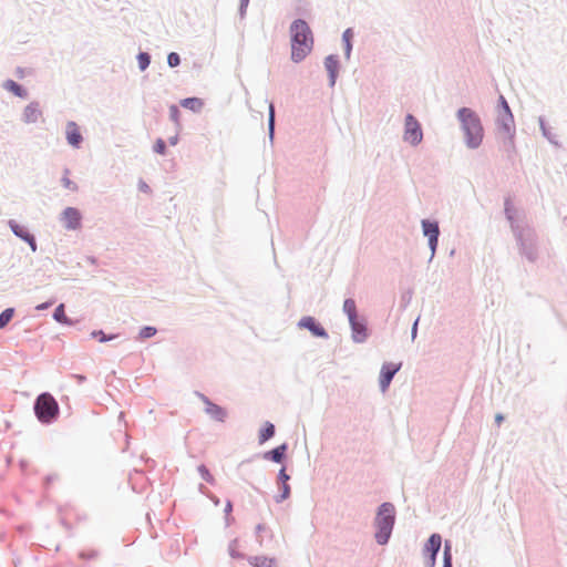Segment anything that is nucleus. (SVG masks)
Returning <instances> with one entry per match:
<instances>
[{
  "instance_id": "obj_1",
  "label": "nucleus",
  "mask_w": 567,
  "mask_h": 567,
  "mask_svg": "<svg viewBox=\"0 0 567 567\" xmlns=\"http://www.w3.org/2000/svg\"><path fill=\"white\" fill-rule=\"evenodd\" d=\"M291 59L295 62L302 61L312 50L313 38L306 21L296 20L290 25Z\"/></svg>"
},
{
  "instance_id": "obj_45",
  "label": "nucleus",
  "mask_w": 567,
  "mask_h": 567,
  "mask_svg": "<svg viewBox=\"0 0 567 567\" xmlns=\"http://www.w3.org/2000/svg\"><path fill=\"white\" fill-rule=\"evenodd\" d=\"M416 324H417V322H415V323H414V326H413V334H414V333H415V331H416Z\"/></svg>"
},
{
  "instance_id": "obj_31",
  "label": "nucleus",
  "mask_w": 567,
  "mask_h": 567,
  "mask_svg": "<svg viewBox=\"0 0 567 567\" xmlns=\"http://www.w3.org/2000/svg\"><path fill=\"white\" fill-rule=\"evenodd\" d=\"M62 184H63V186L65 188H68L70 190H76L78 189L76 184L69 178L68 173L63 176Z\"/></svg>"
},
{
  "instance_id": "obj_14",
  "label": "nucleus",
  "mask_w": 567,
  "mask_h": 567,
  "mask_svg": "<svg viewBox=\"0 0 567 567\" xmlns=\"http://www.w3.org/2000/svg\"><path fill=\"white\" fill-rule=\"evenodd\" d=\"M68 143L73 147H79L82 142V134L74 122H69L65 128Z\"/></svg>"
},
{
  "instance_id": "obj_9",
  "label": "nucleus",
  "mask_w": 567,
  "mask_h": 567,
  "mask_svg": "<svg viewBox=\"0 0 567 567\" xmlns=\"http://www.w3.org/2000/svg\"><path fill=\"white\" fill-rule=\"evenodd\" d=\"M400 364L386 363L383 364L380 372V388L382 392H385L389 388L394 374L399 371Z\"/></svg>"
},
{
  "instance_id": "obj_40",
  "label": "nucleus",
  "mask_w": 567,
  "mask_h": 567,
  "mask_svg": "<svg viewBox=\"0 0 567 567\" xmlns=\"http://www.w3.org/2000/svg\"><path fill=\"white\" fill-rule=\"evenodd\" d=\"M269 130H270V133H272V131H274V107H272V105H270Z\"/></svg>"
},
{
  "instance_id": "obj_4",
  "label": "nucleus",
  "mask_w": 567,
  "mask_h": 567,
  "mask_svg": "<svg viewBox=\"0 0 567 567\" xmlns=\"http://www.w3.org/2000/svg\"><path fill=\"white\" fill-rule=\"evenodd\" d=\"M34 411L41 422L48 423L56 416L59 406L51 394L43 393L37 399Z\"/></svg>"
},
{
  "instance_id": "obj_39",
  "label": "nucleus",
  "mask_w": 567,
  "mask_h": 567,
  "mask_svg": "<svg viewBox=\"0 0 567 567\" xmlns=\"http://www.w3.org/2000/svg\"><path fill=\"white\" fill-rule=\"evenodd\" d=\"M279 480L284 483H287L289 480V475L286 473L285 468H281L279 472Z\"/></svg>"
},
{
  "instance_id": "obj_17",
  "label": "nucleus",
  "mask_w": 567,
  "mask_h": 567,
  "mask_svg": "<svg viewBox=\"0 0 567 567\" xmlns=\"http://www.w3.org/2000/svg\"><path fill=\"white\" fill-rule=\"evenodd\" d=\"M324 66H326L327 71L329 72L331 85H333L336 82L337 73H338V66H339L338 59L333 55L327 56L326 61H324Z\"/></svg>"
},
{
  "instance_id": "obj_38",
  "label": "nucleus",
  "mask_w": 567,
  "mask_h": 567,
  "mask_svg": "<svg viewBox=\"0 0 567 567\" xmlns=\"http://www.w3.org/2000/svg\"><path fill=\"white\" fill-rule=\"evenodd\" d=\"M92 336H93L94 338H99V340H100L101 342H104V341H106V340H111V339H112V337L106 338V337H105V334L103 333V331H94V332H92Z\"/></svg>"
},
{
  "instance_id": "obj_44",
  "label": "nucleus",
  "mask_w": 567,
  "mask_h": 567,
  "mask_svg": "<svg viewBox=\"0 0 567 567\" xmlns=\"http://www.w3.org/2000/svg\"><path fill=\"white\" fill-rule=\"evenodd\" d=\"M502 421H503V415L497 414V415H496V422H497L498 424H501V422H502Z\"/></svg>"
},
{
  "instance_id": "obj_20",
  "label": "nucleus",
  "mask_w": 567,
  "mask_h": 567,
  "mask_svg": "<svg viewBox=\"0 0 567 567\" xmlns=\"http://www.w3.org/2000/svg\"><path fill=\"white\" fill-rule=\"evenodd\" d=\"M182 106L188 109V110H192L194 112H198L202 110L204 103L198 97H187V99H184L182 102H181Z\"/></svg>"
},
{
  "instance_id": "obj_7",
  "label": "nucleus",
  "mask_w": 567,
  "mask_h": 567,
  "mask_svg": "<svg viewBox=\"0 0 567 567\" xmlns=\"http://www.w3.org/2000/svg\"><path fill=\"white\" fill-rule=\"evenodd\" d=\"M422 227L424 236L429 237V245L433 255L435 252L440 235L439 225L434 221L422 220Z\"/></svg>"
},
{
  "instance_id": "obj_43",
  "label": "nucleus",
  "mask_w": 567,
  "mask_h": 567,
  "mask_svg": "<svg viewBox=\"0 0 567 567\" xmlns=\"http://www.w3.org/2000/svg\"><path fill=\"white\" fill-rule=\"evenodd\" d=\"M140 188H141L143 192H147V190H148V186H147L144 182H142V183L140 184Z\"/></svg>"
},
{
  "instance_id": "obj_2",
  "label": "nucleus",
  "mask_w": 567,
  "mask_h": 567,
  "mask_svg": "<svg viewBox=\"0 0 567 567\" xmlns=\"http://www.w3.org/2000/svg\"><path fill=\"white\" fill-rule=\"evenodd\" d=\"M457 116L462 123V128L466 136L467 146L471 148L478 147L483 141L484 135L480 117L475 114V112L467 107L458 110Z\"/></svg>"
},
{
  "instance_id": "obj_42",
  "label": "nucleus",
  "mask_w": 567,
  "mask_h": 567,
  "mask_svg": "<svg viewBox=\"0 0 567 567\" xmlns=\"http://www.w3.org/2000/svg\"><path fill=\"white\" fill-rule=\"evenodd\" d=\"M53 302H44V303H41L39 306H37V309L38 310H43V309H47L49 308Z\"/></svg>"
},
{
  "instance_id": "obj_32",
  "label": "nucleus",
  "mask_w": 567,
  "mask_h": 567,
  "mask_svg": "<svg viewBox=\"0 0 567 567\" xmlns=\"http://www.w3.org/2000/svg\"><path fill=\"white\" fill-rule=\"evenodd\" d=\"M443 567H452V557L450 554V546L446 544L444 548V566Z\"/></svg>"
},
{
  "instance_id": "obj_10",
  "label": "nucleus",
  "mask_w": 567,
  "mask_h": 567,
  "mask_svg": "<svg viewBox=\"0 0 567 567\" xmlns=\"http://www.w3.org/2000/svg\"><path fill=\"white\" fill-rule=\"evenodd\" d=\"M200 399L205 404V412L214 420L224 422L227 413L224 408L213 403L209 399L203 394H200Z\"/></svg>"
},
{
  "instance_id": "obj_22",
  "label": "nucleus",
  "mask_w": 567,
  "mask_h": 567,
  "mask_svg": "<svg viewBox=\"0 0 567 567\" xmlns=\"http://www.w3.org/2000/svg\"><path fill=\"white\" fill-rule=\"evenodd\" d=\"M4 89L12 92L17 96L23 97L25 96V91L14 81L8 80L4 82Z\"/></svg>"
},
{
  "instance_id": "obj_30",
  "label": "nucleus",
  "mask_w": 567,
  "mask_h": 567,
  "mask_svg": "<svg viewBox=\"0 0 567 567\" xmlns=\"http://www.w3.org/2000/svg\"><path fill=\"white\" fill-rule=\"evenodd\" d=\"M167 62H168V65L172 68L177 66L181 63L179 55L175 52L169 53L167 56Z\"/></svg>"
},
{
  "instance_id": "obj_26",
  "label": "nucleus",
  "mask_w": 567,
  "mask_h": 567,
  "mask_svg": "<svg viewBox=\"0 0 567 567\" xmlns=\"http://www.w3.org/2000/svg\"><path fill=\"white\" fill-rule=\"evenodd\" d=\"M53 317L58 322H61V323L69 322L68 318L65 316V312H64V305H62V303L56 307V309L54 310Z\"/></svg>"
},
{
  "instance_id": "obj_6",
  "label": "nucleus",
  "mask_w": 567,
  "mask_h": 567,
  "mask_svg": "<svg viewBox=\"0 0 567 567\" xmlns=\"http://www.w3.org/2000/svg\"><path fill=\"white\" fill-rule=\"evenodd\" d=\"M498 124L503 133L508 138L509 146L514 148V116L512 112L499 114Z\"/></svg>"
},
{
  "instance_id": "obj_12",
  "label": "nucleus",
  "mask_w": 567,
  "mask_h": 567,
  "mask_svg": "<svg viewBox=\"0 0 567 567\" xmlns=\"http://www.w3.org/2000/svg\"><path fill=\"white\" fill-rule=\"evenodd\" d=\"M298 326L302 329H308L313 336L320 338H327L328 333L323 327H321L313 317H303Z\"/></svg>"
},
{
  "instance_id": "obj_23",
  "label": "nucleus",
  "mask_w": 567,
  "mask_h": 567,
  "mask_svg": "<svg viewBox=\"0 0 567 567\" xmlns=\"http://www.w3.org/2000/svg\"><path fill=\"white\" fill-rule=\"evenodd\" d=\"M275 434V426L272 423H269L267 422L265 424V429L261 430L260 432V435H259V442L260 444L265 443L267 440H269L270 437H272Z\"/></svg>"
},
{
  "instance_id": "obj_3",
  "label": "nucleus",
  "mask_w": 567,
  "mask_h": 567,
  "mask_svg": "<svg viewBox=\"0 0 567 567\" xmlns=\"http://www.w3.org/2000/svg\"><path fill=\"white\" fill-rule=\"evenodd\" d=\"M394 506L391 503H383L375 518V539L380 545L388 543L394 525Z\"/></svg>"
},
{
  "instance_id": "obj_24",
  "label": "nucleus",
  "mask_w": 567,
  "mask_h": 567,
  "mask_svg": "<svg viewBox=\"0 0 567 567\" xmlns=\"http://www.w3.org/2000/svg\"><path fill=\"white\" fill-rule=\"evenodd\" d=\"M256 533H257V540H258L259 545H262L265 536H268V537L272 536L270 529L264 524L257 525Z\"/></svg>"
},
{
  "instance_id": "obj_35",
  "label": "nucleus",
  "mask_w": 567,
  "mask_h": 567,
  "mask_svg": "<svg viewBox=\"0 0 567 567\" xmlns=\"http://www.w3.org/2000/svg\"><path fill=\"white\" fill-rule=\"evenodd\" d=\"M351 37H352V33H351V30L348 29L344 31L343 33V40L346 42V47H347V53L349 54L350 53V50H351Z\"/></svg>"
},
{
  "instance_id": "obj_11",
  "label": "nucleus",
  "mask_w": 567,
  "mask_h": 567,
  "mask_svg": "<svg viewBox=\"0 0 567 567\" xmlns=\"http://www.w3.org/2000/svg\"><path fill=\"white\" fill-rule=\"evenodd\" d=\"M9 226L16 236L29 244L32 251L37 250L35 239L25 227L17 224L14 220H10Z\"/></svg>"
},
{
  "instance_id": "obj_27",
  "label": "nucleus",
  "mask_w": 567,
  "mask_h": 567,
  "mask_svg": "<svg viewBox=\"0 0 567 567\" xmlns=\"http://www.w3.org/2000/svg\"><path fill=\"white\" fill-rule=\"evenodd\" d=\"M198 473L200 474L202 478L207 483H214V477L205 465L198 466Z\"/></svg>"
},
{
  "instance_id": "obj_16",
  "label": "nucleus",
  "mask_w": 567,
  "mask_h": 567,
  "mask_svg": "<svg viewBox=\"0 0 567 567\" xmlns=\"http://www.w3.org/2000/svg\"><path fill=\"white\" fill-rule=\"evenodd\" d=\"M349 321H350V324L352 328L354 341L363 342L368 336L365 324L363 322L359 321L358 317L354 318V320H349Z\"/></svg>"
},
{
  "instance_id": "obj_19",
  "label": "nucleus",
  "mask_w": 567,
  "mask_h": 567,
  "mask_svg": "<svg viewBox=\"0 0 567 567\" xmlns=\"http://www.w3.org/2000/svg\"><path fill=\"white\" fill-rule=\"evenodd\" d=\"M287 450L286 444H281L280 446L269 451L265 454V458H270L276 463H280L284 458L285 452Z\"/></svg>"
},
{
  "instance_id": "obj_29",
  "label": "nucleus",
  "mask_w": 567,
  "mask_h": 567,
  "mask_svg": "<svg viewBox=\"0 0 567 567\" xmlns=\"http://www.w3.org/2000/svg\"><path fill=\"white\" fill-rule=\"evenodd\" d=\"M138 65L141 70H145L150 65V55L147 53H140L137 56Z\"/></svg>"
},
{
  "instance_id": "obj_13",
  "label": "nucleus",
  "mask_w": 567,
  "mask_h": 567,
  "mask_svg": "<svg viewBox=\"0 0 567 567\" xmlns=\"http://www.w3.org/2000/svg\"><path fill=\"white\" fill-rule=\"evenodd\" d=\"M62 220L68 229H78L81 225V214L76 208L68 207L62 214Z\"/></svg>"
},
{
  "instance_id": "obj_28",
  "label": "nucleus",
  "mask_w": 567,
  "mask_h": 567,
  "mask_svg": "<svg viewBox=\"0 0 567 567\" xmlns=\"http://www.w3.org/2000/svg\"><path fill=\"white\" fill-rule=\"evenodd\" d=\"M169 117L176 125H179L181 112L176 105L169 106Z\"/></svg>"
},
{
  "instance_id": "obj_34",
  "label": "nucleus",
  "mask_w": 567,
  "mask_h": 567,
  "mask_svg": "<svg viewBox=\"0 0 567 567\" xmlns=\"http://www.w3.org/2000/svg\"><path fill=\"white\" fill-rule=\"evenodd\" d=\"M154 151L158 154H164L166 151L165 142L163 140H157L154 144Z\"/></svg>"
},
{
  "instance_id": "obj_5",
  "label": "nucleus",
  "mask_w": 567,
  "mask_h": 567,
  "mask_svg": "<svg viewBox=\"0 0 567 567\" xmlns=\"http://www.w3.org/2000/svg\"><path fill=\"white\" fill-rule=\"evenodd\" d=\"M422 137L423 134L419 122L409 114L405 117L404 141L412 145H416L422 141Z\"/></svg>"
},
{
  "instance_id": "obj_33",
  "label": "nucleus",
  "mask_w": 567,
  "mask_h": 567,
  "mask_svg": "<svg viewBox=\"0 0 567 567\" xmlns=\"http://www.w3.org/2000/svg\"><path fill=\"white\" fill-rule=\"evenodd\" d=\"M155 333H156V329L155 328H153V327H145L141 331V337L146 339V338L153 337Z\"/></svg>"
},
{
  "instance_id": "obj_37",
  "label": "nucleus",
  "mask_w": 567,
  "mask_h": 567,
  "mask_svg": "<svg viewBox=\"0 0 567 567\" xmlns=\"http://www.w3.org/2000/svg\"><path fill=\"white\" fill-rule=\"evenodd\" d=\"M289 494H290V487H289L288 483H284L282 484V493H281L280 497L278 498V502H281V501H285L286 498H288Z\"/></svg>"
},
{
  "instance_id": "obj_18",
  "label": "nucleus",
  "mask_w": 567,
  "mask_h": 567,
  "mask_svg": "<svg viewBox=\"0 0 567 567\" xmlns=\"http://www.w3.org/2000/svg\"><path fill=\"white\" fill-rule=\"evenodd\" d=\"M248 561L254 567H276L275 559L266 556H254Z\"/></svg>"
},
{
  "instance_id": "obj_15",
  "label": "nucleus",
  "mask_w": 567,
  "mask_h": 567,
  "mask_svg": "<svg viewBox=\"0 0 567 567\" xmlns=\"http://www.w3.org/2000/svg\"><path fill=\"white\" fill-rule=\"evenodd\" d=\"M23 121L25 123H37L42 118V111L38 103H30L23 111Z\"/></svg>"
},
{
  "instance_id": "obj_21",
  "label": "nucleus",
  "mask_w": 567,
  "mask_h": 567,
  "mask_svg": "<svg viewBox=\"0 0 567 567\" xmlns=\"http://www.w3.org/2000/svg\"><path fill=\"white\" fill-rule=\"evenodd\" d=\"M343 311L347 313L349 320L357 318V306L353 299H346L343 302Z\"/></svg>"
},
{
  "instance_id": "obj_25",
  "label": "nucleus",
  "mask_w": 567,
  "mask_h": 567,
  "mask_svg": "<svg viewBox=\"0 0 567 567\" xmlns=\"http://www.w3.org/2000/svg\"><path fill=\"white\" fill-rule=\"evenodd\" d=\"M13 317V309L8 308L0 313V329L4 328Z\"/></svg>"
},
{
  "instance_id": "obj_8",
  "label": "nucleus",
  "mask_w": 567,
  "mask_h": 567,
  "mask_svg": "<svg viewBox=\"0 0 567 567\" xmlns=\"http://www.w3.org/2000/svg\"><path fill=\"white\" fill-rule=\"evenodd\" d=\"M441 542V536L437 534H433L425 544L424 553L429 555L427 565L430 567H434L435 565L436 554L440 550Z\"/></svg>"
},
{
  "instance_id": "obj_41",
  "label": "nucleus",
  "mask_w": 567,
  "mask_h": 567,
  "mask_svg": "<svg viewBox=\"0 0 567 567\" xmlns=\"http://www.w3.org/2000/svg\"><path fill=\"white\" fill-rule=\"evenodd\" d=\"M236 545H237V540H235V542H234V544H233V545H231V547H230V555H231L233 557H240V555H239V554H237V549H235V546H236Z\"/></svg>"
},
{
  "instance_id": "obj_36",
  "label": "nucleus",
  "mask_w": 567,
  "mask_h": 567,
  "mask_svg": "<svg viewBox=\"0 0 567 567\" xmlns=\"http://www.w3.org/2000/svg\"><path fill=\"white\" fill-rule=\"evenodd\" d=\"M499 105H501L499 114H505V113H509L511 112L508 103L506 102V100H505V97L503 95L499 96Z\"/></svg>"
}]
</instances>
